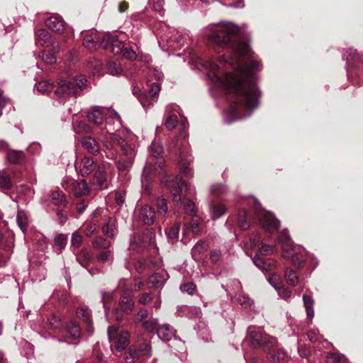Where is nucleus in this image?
<instances>
[{"label": "nucleus", "instance_id": "864d4df0", "mask_svg": "<svg viewBox=\"0 0 363 363\" xmlns=\"http://www.w3.org/2000/svg\"><path fill=\"white\" fill-rule=\"evenodd\" d=\"M155 205L157 208L158 213L165 215L167 211V201L162 197H158L156 200Z\"/></svg>", "mask_w": 363, "mask_h": 363}, {"label": "nucleus", "instance_id": "5fc2aeb1", "mask_svg": "<svg viewBox=\"0 0 363 363\" xmlns=\"http://www.w3.org/2000/svg\"><path fill=\"white\" fill-rule=\"evenodd\" d=\"M273 287L277 291L278 294L282 298L286 299V298H289V297H291V291L289 289H288L287 287L281 286V284L280 285L274 284V285H273Z\"/></svg>", "mask_w": 363, "mask_h": 363}, {"label": "nucleus", "instance_id": "9b49d317", "mask_svg": "<svg viewBox=\"0 0 363 363\" xmlns=\"http://www.w3.org/2000/svg\"><path fill=\"white\" fill-rule=\"evenodd\" d=\"M135 216L144 225H151L155 223V211L151 206L147 204L138 206L135 210Z\"/></svg>", "mask_w": 363, "mask_h": 363}, {"label": "nucleus", "instance_id": "bf43d9fd", "mask_svg": "<svg viewBox=\"0 0 363 363\" xmlns=\"http://www.w3.org/2000/svg\"><path fill=\"white\" fill-rule=\"evenodd\" d=\"M247 214L245 211H243L239 213L238 223L242 230H247L250 227V223L247 221Z\"/></svg>", "mask_w": 363, "mask_h": 363}, {"label": "nucleus", "instance_id": "c9c22d12", "mask_svg": "<svg viewBox=\"0 0 363 363\" xmlns=\"http://www.w3.org/2000/svg\"><path fill=\"white\" fill-rule=\"evenodd\" d=\"M77 315L79 318H82V320L88 324L89 330H92L91 324L92 320L91 318V313L89 310L84 308H79L77 311ZM93 330H91V333Z\"/></svg>", "mask_w": 363, "mask_h": 363}, {"label": "nucleus", "instance_id": "cd10ccee", "mask_svg": "<svg viewBox=\"0 0 363 363\" xmlns=\"http://www.w3.org/2000/svg\"><path fill=\"white\" fill-rule=\"evenodd\" d=\"M89 120L96 125H100L104 121V114L99 107H94L87 115Z\"/></svg>", "mask_w": 363, "mask_h": 363}, {"label": "nucleus", "instance_id": "412c9836", "mask_svg": "<svg viewBox=\"0 0 363 363\" xmlns=\"http://www.w3.org/2000/svg\"><path fill=\"white\" fill-rule=\"evenodd\" d=\"M99 38L96 31L86 33L83 37L84 45L89 50L95 49Z\"/></svg>", "mask_w": 363, "mask_h": 363}, {"label": "nucleus", "instance_id": "a18cd8bd", "mask_svg": "<svg viewBox=\"0 0 363 363\" xmlns=\"http://www.w3.org/2000/svg\"><path fill=\"white\" fill-rule=\"evenodd\" d=\"M108 72L112 75H117L121 73L122 68L118 61L111 60L107 64Z\"/></svg>", "mask_w": 363, "mask_h": 363}, {"label": "nucleus", "instance_id": "7ed1b4c3", "mask_svg": "<svg viewBox=\"0 0 363 363\" xmlns=\"http://www.w3.org/2000/svg\"><path fill=\"white\" fill-rule=\"evenodd\" d=\"M187 136L186 125L182 122L179 128V133L177 135L175 146L177 147L178 160L181 166V173L186 177H193V171L190 165L193 161L191 155L189 153L188 144L184 141L179 143V140L185 139Z\"/></svg>", "mask_w": 363, "mask_h": 363}, {"label": "nucleus", "instance_id": "c85d7f7f", "mask_svg": "<svg viewBox=\"0 0 363 363\" xmlns=\"http://www.w3.org/2000/svg\"><path fill=\"white\" fill-rule=\"evenodd\" d=\"M226 212V207L221 203H212L211 205L210 213L213 220H216L221 217Z\"/></svg>", "mask_w": 363, "mask_h": 363}, {"label": "nucleus", "instance_id": "58836bf2", "mask_svg": "<svg viewBox=\"0 0 363 363\" xmlns=\"http://www.w3.org/2000/svg\"><path fill=\"white\" fill-rule=\"evenodd\" d=\"M134 160L122 157L116 161V164L119 172L128 170L133 165Z\"/></svg>", "mask_w": 363, "mask_h": 363}, {"label": "nucleus", "instance_id": "f704fd0d", "mask_svg": "<svg viewBox=\"0 0 363 363\" xmlns=\"http://www.w3.org/2000/svg\"><path fill=\"white\" fill-rule=\"evenodd\" d=\"M303 301L306 308L307 317L311 319L314 316V301L311 296L307 295L303 296Z\"/></svg>", "mask_w": 363, "mask_h": 363}, {"label": "nucleus", "instance_id": "bb28decb", "mask_svg": "<svg viewBox=\"0 0 363 363\" xmlns=\"http://www.w3.org/2000/svg\"><path fill=\"white\" fill-rule=\"evenodd\" d=\"M16 222L23 233H26L28 228V217L24 211H18L16 216Z\"/></svg>", "mask_w": 363, "mask_h": 363}, {"label": "nucleus", "instance_id": "79ce46f5", "mask_svg": "<svg viewBox=\"0 0 363 363\" xmlns=\"http://www.w3.org/2000/svg\"><path fill=\"white\" fill-rule=\"evenodd\" d=\"M285 358L286 353L280 349L272 352L269 357V361L274 363L282 362Z\"/></svg>", "mask_w": 363, "mask_h": 363}, {"label": "nucleus", "instance_id": "dca6fc26", "mask_svg": "<svg viewBox=\"0 0 363 363\" xmlns=\"http://www.w3.org/2000/svg\"><path fill=\"white\" fill-rule=\"evenodd\" d=\"M101 231L106 237L114 239L118 233L116 219L113 217L107 218L101 227Z\"/></svg>", "mask_w": 363, "mask_h": 363}, {"label": "nucleus", "instance_id": "2f4dec72", "mask_svg": "<svg viewBox=\"0 0 363 363\" xmlns=\"http://www.w3.org/2000/svg\"><path fill=\"white\" fill-rule=\"evenodd\" d=\"M285 279L287 284L291 286H296L299 281V278L296 271L289 267L285 271Z\"/></svg>", "mask_w": 363, "mask_h": 363}, {"label": "nucleus", "instance_id": "e433bc0d", "mask_svg": "<svg viewBox=\"0 0 363 363\" xmlns=\"http://www.w3.org/2000/svg\"><path fill=\"white\" fill-rule=\"evenodd\" d=\"M134 306L133 301L129 298L124 296L120 300V306L123 312L128 314L130 313Z\"/></svg>", "mask_w": 363, "mask_h": 363}, {"label": "nucleus", "instance_id": "4468645a", "mask_svg": "<svg viewBox=\"0 0 363 363\" xmlns=\"http://www.w3.org/2000/svg\"><path fill=\"white\" fill-rule=\"evenodd\" d=\"M75 167L78 174L86 177L95 169L96 163L92 157H84L81 160L79 164H75Z\"/></svg>", "mask_w": 363, "mask_h": 363}, {"label": "nucleus", "instance_id": "6e6d98bb", "mask_svg": "<svg viewBox=\"0 0 363 363\" xmlns=\"http://www.w3.org/2000/svg\"><path fill=\"white\" fill-rule=\"evenodd\" d=\"M227 192L225 186L221 184H214L211 189V194L216 197H220Z\"/></svg>", "mask_w": 363, "mask_h": 363}, {"label": "nucleus", "instance_id": "4c0bfd02", "mask_svg": "<svg viewBox=\"0 0 363 363\" xmlns=\"http://www.w3.org/2000/svg\"><path fill=\"white\" fill-rule=\"evenodd\" d=\"M91 259V255L86 249H83L77 256V260L82 267H86Z\"/></svg>", "mask_w": 363, "mask_h": 363}, {"label": "nucleus", "instance_id": "72a5a7b5", "mask_svg": "<svg viewBox=\"0 0 363 363\" xmlns=\"http://www.w3.org/2000/svg\"><path fill=\"white\" fill-rule=\"evenodd\" d=\"M179 309L191 318L199 317L201 313L200 308L196 306H182Z\"/></svg>", "mask_w": 363, "mask_h": 363}, {"label": "nucleus", "instance_id": "f257e3e1", "mask_svg": "<svg viewBox=\"0 0 363 363\" xmlns=\"http://www.w3.org/2000/svg\"><path fill=\"white\" fill-rule=\"evenodd\" d=\"M262 67L259 61L253 60L245 67L238 65L232 72L224 74L222 83L236 94L231 111L238 118L250 116L251 111L259 106L261 92L254 82L253 74Z\"/></svg>", "mask_w": 363, "mask_h": 363}, {"label": "nucleus", "instance_id": "8fccbe9b", "mask_svg": "<svg viewBox=\"0 0 363 363\" xmlns=\"http://www.w3.org/2000/svg\"><path fill=\"white\" fill-rule=\"evenodd\" d=\"M52 86L53 84L48 81H42L35 84L36 90L41 94H45L50 91L52 89Z\"/></svg>", "mask_w": 363, "mask_h": 363}, {"label": "nucleus", "instance_id": "aec40b11", "mask_svg": "<svg viewBox=\"0 0 363 363\" xmlns=\"http://www.w3.org/2000/svg\"><path fill=\"white\" fill-rule=\"evenodd\" d=\"M82 145L83 147L91 154H96L99 152L100 146L97 141L92 137H84L82 139Z\"/></svg>", "mask_w": 363, "mask_h": 363}, {"label": "nucleus", "instance_id": "393cba45", "mask_svg": "<svg viewBox=\"0 0 363 363\" xmlns=\"http://www.w3.org/2000/svg\"><path fill=\"white\" fill-rule=\"evenodd\" d=\"M7 158L11 163L21 164L26 162V156L23 151L10 150L7 153Z\"/></svg>", "mask_w": 363, "mask_h": 363}, {"label": "nucleus", "instance_id": "052dcab7", "mask_svg": "<svg viewBox=\"0 0 363 363\" xmlns=\"http://www.w3.org/2000/svg\"><path fill=\"white\" fill-rule=\"evenodd\" d=\"M119 55H122L123 57L130 60L136 59L137 57L135 52L131 48L124 46L123 48V52Z\"/></svg>", "mask_w": 363, "mask_h": 363}, {"label": "nucleus", "instance_id": "774afa93", "mask_svg": "<svg viewBox=\"0 0 363 363\" xmlns=\"http://www.w3.org/2000/svg\"><path fill=\"white\" fill-rule=\"evenodd\" d=\"M326 363H340L342 357L336 353L330 352L326 355Z\"/></svg>", "mask_w": 363, "mask_h": 363}, {"label": "nucleus", "instance_id": "a19ab883", "mask_svg": "<svg viewBox=\"0 0 363 363\" xmlns=\"http://www.w3.org/2000/svg\"><path fill=\"white\" fill-rule=\"evenodd\" d=\"M113 259V250L108 249L106 250V251H104L101 253H99L96 256V259L100 263H106L110 261H112Z\"/></svg>", "mask_w": 363, "mask_h": 363}, {"label": "nucleus", "instance_id": "473e14b6", "mask_svg": "<svg viewBox=\"0 0 363 363\" xmlns=\"http://www.w3.org/2000/svg\"><path fill=\"white\" fill-rule=\"evenodd\" d=\"M165 281V278L160 273H155L148 279L149 284H150L152 286L155 288H160L164 284Z\"/></svg>", "mask_w": 363, "mask_h": 363}, {"label": "nucleus", "instance_id": "f03ea898", "mask_svg": "<svg viewBox=\"0 0 363 363\" xmlns=\"http://www.w3.org/2000/svg\"><path fill=\"white\" fill-rule=\"evenodd\" d=\"M239 32L240 28L233 23H219L216 25L210 39L214 44L232 49L240 57L250 56L251 50L249 45L246 43H238L237 41Z\"/></svg>", "mask_w": 363, "mask_h": 363}, {"label": "nucleus", "instance_id": "09e8293b", "mask_svg": "<svg viewBox=\"0 0 363 363\" xmlns=\"http://www.w3.org/2000/svg\"><path fill=\"white\" fill-rule=\"evenodd\" d=\"M12 185L11 177L5 172H0V188L8 189Z\"/></svg>", "mask_w": 363, "mask_h": 363}, {"label": "nucleus", "instance_id": "423d86ee", "mask_svg": "<svg viewBox=\"0 0 363 363\" xmlns=\"http://www.w3.org/2000/svg\"><path fill=\"white\" fill-rule=\"evenodd\" d=\"M162 152L163 148L160 144L157 143L151 144L150 155L143 172V177L148 175L153 170L156 171L157 168L162 169L163 167L164 161L161 157Z\"/></svg>", "mask_w": 363, "mask_h": 363}, {"label": "nucleus", "instance_id": "5701e85b", "mask_svg": "<svg viewBox=\"0 0 363 363\" xmlns=\"http://www.w3.org/2000/svg\"><path fill=\"white\" fill-rule=\"evenodd\" d=\"M91 245L95 250H108L111 248L112 243L102 236H96L91 240Z\"/></svg>", "mask_w": 363, "mask_h": 363}, {"label": "nucleus", "instance_id": "7c9ffc66", "mask_svg": "<svg viewBox=\"0 0 363 363\" xmlns=\"http://www.w3.org/2000/svg\"><path fill=\"white\" fill-rule=\"evenodd\" d=\"M51 201L56 206H65L67 203L65 194L62 191H55L51 194Z\"/></svg>", "mask_w": 363, "mask_h": 363}, {"label": "nucleus", "instance_id": "4d7b16f0", "mask_svg": "<svg viewBox=\"0 0 363 363\" xmlns=\"http://www.w3.org/2000/svg\"><path fill=\"white\" fill-rule=\"evenodd\" d=\"M160 91V86L157 83H152L149 88V95L153 101H155Z\"/></svg>", "mask_w": 363, "mask_h": 363}, {"label": "nucleus", "instance_id": "1a4fd4ad", "mask_svg": "<svg viewBox=\"0 0 363 363\" xmlns=\"http://www.w3.org/2000/svg\"><path fill=\"white\" fill-rule=\"evenodd\" d=\"M256 213L257 220L267 232L274 233L279 228L280 223L272 213L262 210H259Z\"/></svg>", "mask_w": 363, "mask_h": 363}, {"label": "nucleus", "instance_id": "680f3d73", "mask_svg": "<svg viewBox=\"0 0 363 363\" xmlns=\"http://www.w3.org/2000/svg\"><path fill=\"white\" fill-rule=\"evenodd\" d=\"M74 128L75 129V131L77 133H80L82 132H85V133L91 132V127L88 124L85 123L83 121L77 122L76 124L74 125Z\"/></svg>", "mask_w": 363, "mask_h": 363}, {"label": "nucleus", "instance_id": "6e6552de", "mask_svg": "<svg viewBox=\"0 0 363 363\" xmlns=\"http://www.w3.org/2000/svg\"><path fill=\"white\" fill-rule=\"evenodd\" d=\"M101 45L104 49L114 55H119L123 52V43L119 40L115 34L105 33L101 40Z\"/></svg>", "mask_w": 363, "mask_h": 363}, {"label": "nucleus", "instance_id": "3c124183", "mask_svg": "<svg viewBox=\"0 0 363 363\" xmlns=\"http://www.w3.org/2000/svg\"><path fill=\"white\" fill-rule=\"evenodd\" d=\"M179 233V225L176 223L166 230V234L172 242L177 240Z\"/></svg>", "mask_w": 363, "mask_h": 363}, {"label": "nucleus", "instance_id": "0e129e2a", "mask_svg": "<svg viewBox=\"0 0 363 363\" xmlns=\"http://www.w3.org/2000/svg\"><path fill=\"white\" fill-rule=\"evenodd\" d=\"M83 238L78 231H74L71 238V243L74 247H79L82 244Z\"/></svg>", "mask_w": 363, "mask_h": 363}, {"label": "nucleus", "instance_id": "b1692460", "mask_svg": "<svg viewBox=\"0 0 363 363\" xmlns=\"http://www.w3.org/2000/svg\"><path fill=\"white\" fill-rule=\"evenodd\" d=\"M345 59L347 67H354L357 66L360 62V56L357 50L349 49L345 54Z\"/></svg>", "mask_w": 363, "mask_h": 363}, {"label": "nucleus", "instance_id": "39448f33", "mask_svg": "<svg viewBox=\"0 0 363 363\" xmlns=\"http://www.w3.org/2000/svg\"><path fill=\"white\" fill-rule=\"evenodd\" d=\"M177 186H171V193L173 197V201L175 205H182L183 203L184 209L186 213H192L194 212L195 206L194 202L188 199H185L184 196L187 191V184L186 182L181 177L177 176Z\"/></svg>", "mask_w": 363, "mask_h": 363}, {"label": "nucleus", "instance_id": "c03bdc74", "mask_svg": "<svg viewBox=\"0 0 363 363\" xmlns=\"http://www.w3.org/2000/svg\"><path fill=\"white\" fill-rule=\"evenodd\" d=\"M38 57L47 65H53L56 62V57L52 53L41 51L38 54Z\"/></svg>", "mask_w": 363, "mask_h": 363}, {"label": "nucleus", "instance_id": "f3484780", "mask_svg": "<svg viewBox=\"0 0 363 363\" xmlns=\"http://www.w3.org/2000/svg\"><path fill=\"white\" fill-rule=\"evenodd\" d=\"M35 45L43 48H50L52 39L50 33L45 29H39L35 33Z\"/></svg>", "mask_w": 363, "mask_h": 363}, {"label": "nucleus", "instance_id": "de8ad7c7", "mask_svg": "<svg viewBox=\"0 0 363 363\" xmlns=\"http://www.w3.org/2000/svg\"><path fill=\"white\" fill-rule=\"evenodd\" d=\"M202 223L201 219L199 216H192L190 221V228L192 233L195 235H199L201 232L200 225Z\"/></svg>", "mask_w": 363, "mask_h": 363}, {"label": "nucleus", "instance_id": "a211bd4d", "mask_svg": "<svg viewBox=\"0 0 363 363\" xmlns=\"http://www.w3.org/2000/svg\"><path fill=\"white\" fill-rule=\"evenodd\" d=\"M65 21L60 16L52 15L45 21L47 27L55 33H61L65 30Z\"/></svg>", "mask_w": 363, "mask_h": 363}, {"label": "nucleus", "instance_id": "c756f323", "mask_svg": "<svg viewBox=\"0 0 363 363\" xmlns=\"http://www.w3.org/2000/svg\"><path fill=\"white\" fill-rule=\"evenodd\" d=\"M207 244L202 240L196 243L191 250L192 257L196 260L199 259L200 255H203L207 250Z\"/></svg>", "mask_w": 363, "mask_h": 363}, {"label": "nucleus", "instance_id": "13d9d810", "mask_svg": "<svg viewBox=\"0 0 363 363\" xmlns=\"http://www.w3.org/2000/svg\"><path fill=\"white\" fill-rule=\"evenodd\" d=\"M291 262L296 267H302L306 262L305 258L302 255L294 253L291 255Z\"/></svg>", "mask_w": 363, "mask_h": 363}, {"label": "nucleus", "instance_id": "ddd939ff", "mask_svg": "<svg viewBox=\"0 0 363 363\" xmlns=\"http://www.w3.org/2000/svg\"><path fill=\"white\" fill-rule=\"evenodd\" d=\"M65 187H70L76 197H80L89 194V189L84 180L76 181L67 179L65 182Z\"/></svg>", "mask_w": 363, "mask_h": 363}, {"label": "nucleus", "instance_id": "ea45409f", "mask_svg": "<svg viewBox=\"0 0 363 363\" xmlns=\"http://www.w3.org/2000/svg\"><path fill=\"white\" fill-rule=\"evenodd\" d=\"M98 228L99 224L97 220H91L85 223L84 225V233L87 237L92 235L97 231Z\"/></svg>", "mask_w": 363, "mask_h": 363}, {"label": "nucleus", "instance_id": "4be33fe9", "mask_svg": "<svg viewBox=\"0 0 363 363\" xmlns=\"http://www.w3.org/2000/svg\"><path fill=\"white\" fill-rule=\"evenodd\" d=\"M81 334L79 325L74 323L70 322L67 324L65 330V337L72 340H77Z\"/></svg>", "mask_w": 363, "mask_h": 363}, {"label": "nucleus", "instance_id": "69168bd1", "mask_svg": "<svg viewBox=\"0 0 363 363\" xmlns=\"http://www.w3.org/2000/svg\"><path fill=\"white\" fill-rule=\"evenodd\" d=\"M157 319H150L143 322V326L149 332H152L157 328Z\"/></svg>", "mask_w": 363, "mask_h": 363}, {"label": "nucleus", "instance_id": "6ab92c4d", "mask_svg": "<svg viewBox=\"0 0 363 363\" xmlns=\"http://www.w3.org/2000/svg\"><path fill=\"white\" fill-rule=\"evenodd\" d=\"M157 333L158 337L165 342L171 340L173 337L176 338V330L169 324L160 326Z\"/></svg>", "mask_w": 363, "mask_h": 363}, {"label": "nucleus", "instance_id": "2eb2a0df", "mask_svg": "<svg viewBox=\"0 0 363 363\" xmlns=\"http://www.w3.org/2000/svg\"><path fill=\"white\" fill-rule=\"evenodd\" d=\"M94 186L98 189H105L108 188L107 174L106 167L104 164L99 165L96 172L91 180Z\"/></svg>", "mask_w": 363, "mask_h": 363}, {"label": "nucleus", "instance_id": "a878e982", "mask_svg": "<svg viewBox=\"0 0 363 363\" xmlns=\"http://www.w3.org/2000/svg\"><path fill=\"white\" fill-rule=\"evenodd\" d=\"M279 242L284 251H290L293 250V242L286 230H283L279 237Z\"/></svg>", "mask_w": 363, "mask_h": 363}, {"label": "nucleus", "instance_id": "49530a36", "mask_svg": "<svg viewBox=\"0 0 363 363\" xmlns=\"http://www.w3.org/2000/svg\"><path fill=\"white\" fill-rule=\"evenodd\" d=\"M133 94L140 101L143 106L145 107L149 105V103L147 102V96L141 92L140 87L135 86L133 88Z\"/></svg>", "mask_w": 363, "mask_h": 363}, {"label": "nucleus", "instance_id": "37998d69", "mask_svg": "<svg viewBox=\"0 0 363 363\" xmlns=\"http://www.w3.org/2000/svg\"><path fill=\"white\" fill-rule=\"evenodd\" d=\"M68 237L67 235L65 234H58L54 238V242L55 246L59 248V250L65 249L67 243Z\"/></svg>", "mask_w": 363, "mask_h": 363}, {"label": "nucleus", "instance_id": "338daca9", "mask_svg": "<svg viewBox=\"0 0 363 363\" xmlns=\"http://www.w3.org/2000/svg\"><path fill=\"white\" fill-rule=\"evenodd\" d=\"M151 346L148 343L144 342L140 345L137 350L138 355H150Z\"/></svg>", "mask_w": 363, "mask_h": 363}, {"label": "nucleus", "instance_id": "9d476101", "mask_svg": "<svg viewBox=\"0 0 363 363\" xmlns=\"http://www.w3.org/2000/svg\"><path fill=\"white\" fill-rule=\"evenodd\" d=\"M249 338L251 340V343L256 347H270L277 342V340L274 337L262 334L257 330H251L249 333Z\"/></svg>", "mask_w": 363, "mask_h": 363}, {"label": "nucleus", "instance_id": "e2e57ef3", "mask_svg": "<svg viewBox=\"0 0 363 363\" xmlns=\"http://www.w3.org/2000/svg\"><path fill=\"white\" fill-rule=\"evenodd\" d=\"M138 353L133 347H130L128 351L125 354V359L126 363H133L135 359L138 357Z\"/></svg>", "mask_w": 363, "mask_h": 363}, {"label": "nucleus", "instance_id": "603ef678", "mask_svg": "<svg viewBox=\"0 0 363 363\" xmlns=\"http://www.w3.org/2000/svg\"><path fill=\"white\" fill-rule=\"evenodd\" d=\"M178 123V117L177 115L175 113L169 114L167 116V118L164 122V125L166 128L172 130L175 128Z\"/></svg>", "mask_w": 363, "mask_h": 363}, {"label": "nucleus", "instance_id": "0eeeda50", "mask_svg": "<svg viewBox=\"0 0 363 363\" xmlns=\"http://www.w3.org/2000/svg\"><path fill=\"white\" fill-rule=\"evenodd\" d=\"M107 333L109 342L115 344L118 351L125 350L128 345L130 335L127 331L121 330L119 333L118 326L111 325L108 328Z\"/></svg>", "mask_w": 363, "mask_h": 363}, {"label": "nucleus", "instance_id": "f8f14e48", "mask_svg": "<svg viewBox=\"0 0 363 363\" xmlns=\"http://www.w3.org/2000/svg\"><path fill=\"white\" fill-rule=\"evenodd\" d=\"M111 138L114 144L121 147L123 157L134 160L136 155L135 145L134 144L127 143L121 136L115 134H111Z\"/></svg>", "mask_w": 363, "mask_h": 363}, {"label": "nucleus", "instance_id": "20e7f679", "mask_svg": "<svg viewBox=\"0 0 363 363\" xmlns=\"http://www.w3.org/2000/svg\"><path fill=\"white\" fill-rule=\"evenodd\" d=\"M86 86V79L82 75L70 80H60L55 94L58 97L65 95L78 96Z\"/></svg>", "mask_w": 363, "mask_h": 363}]
</instances>
